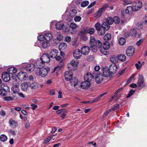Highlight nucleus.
<instances>
[{"label": "nucleus", "instance_id": "40", "mask_svg": "<svg viewBox=\"0 0 147 147\" xmlns=\"http://www.w3.org/2000/svg\"><path fill=\"white\" fill-rule=\"evenodd\" d=\"M12 90L14 93L18 94L19 91L18 86H14L12 88Z\"/></svg>", "mask_w": 147, "mask_h": 147}, {"label": "nucleus", "instance_id": "58", "mask_svg": "<svg viewBox=\"0 0 147 147\" xmlns=\"http://www.w3.org/2000/svg\"><path fill=\"white\" fill-rule=\"evenodd\" d=\"M51 137H49L47 138L44 139V141L43 143L44 144H47L51 140Z\"/></svg>", "mask_w": 147, "mask_h": 147}, {"label": "nucleus", "instance_id": "38", "mask_svg": "<svg viewBox=\"0 0 147 147\" xmlns=\"http://www.w3.org/2000/svg\"><path fill=\"white\" fill-rule=\"evenodd\" d=\"M106 22L109 25L112 24L113 22V19L111 17H109L107 19Z\"/></svg>", "mask_w": 147, "mask_h": 147}, {"label": "nucleus", "instance_id": "6", "mask_svg": "<svg viewBox=\"0 0 147 147\" xmlns=\"http://www.w3.org/2000/svg\"><path fill=\"white\" fill-rule=\"evenodd\" d=\"M108 6V5L107 4L104 5L100 9L97 11L95 14V17L97 18L100 17L102 13L105 11Z\"/></svg>", "mask_w": 147, "mask_h": 147}, {"label": "nucleus", "instance_id": "45", "mask_svg": "<svg viewBox=\"0 0 147 147\" xmlns=\"http://www.w3.org/2000/svg\"><path fill=\"white\" fill-rule=\"evenodd\" d=\"M89 4V2L88 1H83L81 3V6L82 7H85L87 6Z\"/></svg>", "mask_w": 147, "mask_h": 147}, {"label": "nucleus", "instance_id": "24", "mask_svg": "<svg viewBox=\"0 0 147 147\" xmlns=\"http://www.w3.org/2000/svg\"><path fill=\"white\" fill-rule=\"evenodd\" d=\"M58 50L56 49H52L50 52L49 55L51 58H55L57 55Z\"/></svg>", "mask_w": 147, "mask_h": 147}, {"label": "nucleus", "instance_id": "25", "mask_svg": "<svg viewBox=\"0 0 147 147\" xmlns=\"http://www.w3.org/2000/svg\"><path fill=\"white\" fill-rule=\"evenodd\" d=\"M95 38L93 36H91L90 38V47L94 49H96V46L95 45L96 42Z\"/></svg>", "mask_w": 147, "mask_h": 147}, {"label": "nucleus", "instance_id": "33", "mask_svg": "<svg viewBox=\"0 0 147 147\" xmlns=\"http://www.w3.org/2000/svg\"><path fill=\"white\" fill-rule=\"evenodd\" d=\"M67 47V44L65 42H63L59 45V48L60 50H63L65 49Z\"/></svg>", "mask_w": 147, "mask_h": 147}, {"label": "nucleus", "instance_id": "2", "mask_svg": "<svg viewBox=\"0 0 147 147\" xmlns=\"http://www.w3.org/2000/svg\"><path fill=\"white\" fill-rule=\"evenodd\" d=\"M50 69L43 68L37 69L36 71V74L37 76H40L42 77L45 76L47 74L48 71H49Z\"/></svg>", "mask_w": 147, "mask_h": 147}, {"label": "nucleus", "instance_id": "44", "mask_svg": "<svg viewBox=\"0 0 147 147\" xmlns=\"http://www.w3.org/2000/svg\"><path fill=\"white\" fill-rule=\"evenodd\" d=\"M136 4L137 6V9H135L136 10H139L142 6V3L141 2L138 1L136 3Z\"/></svg>", "mask_w": 147, "mask_h": 147}, {"label": "nucleus", "instance_id": "37", "mask_svg": "<svg viewBox=\"0 0 147 147\" xmlns=\"http://www.w3.org/2000/svg\"><path fill=\"white\" fill-rule=\"evenodd\" d=\"M0 138L1 140L3 142L6 141L7 140V137L4 134H1L0 135Z\"/></svg>", "mask_w": 147, "mask_h": 147}, {"label": "nucleus", "instance_id": "8", "mask_svg": "<svg viewBox=\"0 0 147 147\" xmlns=\"http://www.w3.org/2000/svg\"><path fill=\"white\" fill-rule=\"evenodd\" d=\"M91 85L90 82L86 80H85L81 83L80 86L83 89H86L90 87Z\"/></svg>", "mask_w": 147, "mask_h": 147}, {"label": "nucleus", "instance_id": "26", "mask_svg": "<svg viewBox=\"0 0 147 147\" xmlns=\"http://www.w3.org/2000/svg\"><path fill=\"white\" fill-rule=\"evenodd\" d=\"M70 80L71 85L75 87L79 83L78 79L76 78L71 79Z\"/></svg>", "mask_w": 147, "mask_h": 147}, {"label": "nucleus", "instance_id": "18", "mask_svg": "<svg viewBox=\"0 0 147 147\" xmlns=\"http://www.w3.org/2000/svg\"><path fill=\"white\" fill-rule=\"evenodd\" d=\"M73 74L72 72L67 71L65 72L64 74V77L65 79L67 80H70L71 79L73 76Z\"/></svg>", "mask_w": 147, "mask_h": 147}, {"label": "nucleus", "instance_id": "13", "mask_svg": "<svg viewBox=\"0 0 147 147\" xmlns=\"http://www.w3.org/2000/svg\"><path fill=\"white\" fill-rule=\"evenodd\" d=\"M34 65L36 68L41 69V68L44 66L45 63L40 59L37 60L34 63Z\"/></svg>", "mask_w": 147, "mask_h": 147}, {"label": "nucleus", "instance_id": "48", "mask_svg": "<svg viewBox=\"0 0 147 147\" xmlns=\"http://www.w3.org/2000/svg\"><path fill=\"white\" fill-rule=\"evenodd\" d=\"M14 98L11 96H5L3 98L4 100L7 101H9L13 100Z\"/></svg>", "mask_w": 147, "mask_h": 147}, {"label": "nucleus", "instance_id": "32", "mask_svg": "<svg viewBox=\"0 0 147 147\" xmlns=\"http://www.w3.org/2000/svg\"><path fill=\"white\" fill-rule=\"evenodd\" d=\"M1 89L4 90H6L9 92V88L8 86L6 84H2L1 85Z\"/></svg>", "mask_w": 147, "mask_h": 147}, {"label": "nucleus", "instance_id": "20", "mask_svg": "<svg viewBox=\"0 0 147 147\" xmlns=\"http://www.w3.org/2000/svg\"><path fill=\"white\" fill-rule=\"evenodd\" d=\"M30 85V83L27 82L22 83L21 85V89L23 91L26 90Z\"/></svg>", "mask_w": 147, "mask_h": 147}, {"label": "nucleus", "instance_id": "62", "mask_svg": "<svg viewBox=\"0 0 147 147\" xmlns=\"http://www.w3.org/2000/svg\"><path fill=\"white\" fill-rule=\"evenodd\" d=\"M50 94L52 95H53L55 94V89L50 90Z\"/></svg>", "mask_w": 147, "mask_h": 147}, {"label": "nucleus", "instance_id": "11", "mask_svg": "<svg viewBox=\"0 0 147 147\" xmlns=\"http://www.w3.org/2000/svg\"><path fill=\"white\" fill-rule=\"evenodd\" d=\"M108 68L111 74H114L117 71V67L115 64H111Z\"/></svg>", "mask_w": 147, "mask_h": 147}, {"label": "nucleus", "instance_id": "64", "mask_svg": "<svg viewBox=\"0 0 147 147\" xmlns=\"http://www.w3.org/2000/svg\"><path fill=\"white\" fill-rule=\"evenodd\" d=\"M0 115L4 117L6 115L5 112L3 110H1L0 111Z\"/></svg>", "mask_w": 147, "mask_h": 147}, {"label": "nucleus", "instance_id": "43", "mask_svg": "<svg viewBox=\"0 0 147 147\" xmlns=\"http://www.w3.org/2000/svg\"><path fill=\"white\" fill-rule=\"evenodd\" d=\"M8 91L0 89V94L2 96H6L7 94Z\"/></svg>", "mask_w": 147, "mask_h": 147}, {"label": "nucleus", "instance_id": "63", "mask_svg": "<svg viewBox=\"0 0 147 147\" xmlns=\"http://www.w3.org/2000/svg\"><path fill=\"white\" fill-rule=\"evenodd\" d=\"M86 33V30H82V31H80V32L79 33V34L81 36H82L84 35Z\"/></svg>", "mask_w": 147, "mask_h": 147}, {"label": "nucleus", "instance_id": "9", "mask_svg": "<svg viewBox=\"0 0 147 147\" xmlns=\"http://www.w3.org/2000/svg\"><path fill=\"white\" fill-rule=\"evenodd\" d=\"M90 49L87 46H83L81 48V51L82 54L87 55L89 53Z\"/></svg>", "mask_w": 147, "mask_h": 147}, {"label": "nucleus", "instance_id": "52", "mask_svg": "<svg viewBox=\"0 0 147 147\" xmlns=\"http://www.w3.org/2000/svg\"><path fill=\"white\" fill-rule=\"evenodd\" d=\"M63 39V36L60 33H58V36L57 37V40L59 41H61Z\"/></svg>", "mask_w": 147, "mask_h": 147}, {"label": "nucleus", "instance_id": "36", "mask_svg": "<svg viewBox=\"0 0 147 147\" xmlns=\"http://www.w3.org/2000/svg\"><path fill=\"white\" fill-rule=\"evenodd\" d=\"M95 45L96 46L95 48L96 49L95 50H97V48H100L102 46V43L100 40H97L95 44Z\"/></svg>", "mask_w": 147, "mask_h": 147}, {"label": "nucleus", "instance_id": "41", "mask_svg": "<svg viewBox=\"0 0 147 147\" xmlns=\"http://www.w3.org/2000/svg\"><path fill=\"white\" fill-rule=\"evenodd\" d=\"M110 47L109 43L108 42H106L104 43L103 48L105 50L108 49Z\"/></svg>", "mask_w": 147, "mask_h": 147}, {"label": "nucleus", "instance_id": "17", "mask_svg": "<svg viewBox=\"0 0 147 147\" xmlns=\"http://www.w3.org/2000/svg\"><path fill=\"white\" fill-rule=\"evenodd\" d=\"M2 78L5 82H8L10 79V77L9 74L5 72L3 73L2 76Z\"/></svg>", "mask_w": 147, "mask_h": 147}, {"label": "nucleus", "instance_id": "4", "mask_svg": "<svg viewBox=\"0 0 147 147\" xmlns=\"http://www.w3.org/2000/svg\"><path fill=\"white\" fill-rule=\"evenodd\" d=\"M137 85L140 89L146 86L144 82V78L142 75H139L137 82Z\"/></svg>", "mask_w": 147, "mask_h": 147}, {"label": "nucleus", "instance_id": "16", "mask_svg": "<svg viewBox=\"0 0 147 147\" xmlns=\"http://www.w3.org/2000/svg\"><path fill=\"white\" fill-rule=\"evenodd\" d=\"M94 76L92 75L91 73H87L84 75V80L89 81L90 82L92 81V79L94 78Z\"/></svg>", "mask_w": 147, "mask_h": 147}, {"label": "nucleus", "instance_id": "39", "mask_svg": "<svg viewBox=\"0 0 147 147\" xmlns=\"http://www.w3.org/2000/svg\"><path fill=\"white\" fill-rule=\"evenodd\" d=\"M49 45V43L47 41H44L42 43V47L44 49L48 47Z\"/></svg>", "mask_w": 147, "mask_h": 147}, {"label": "nucleus", "instance_id": "49", "mask_svg": "<svg viewBox=\"0 0 147 147\" xmlns=\"http://www.w3.org/2000/svg\"><path fill=\"white\" fill-rule=\"evenodd\" d=\"M116 57L113 56L111 57L110 58L111 61L113 63H115L117 61Z\"/></svg>", "mask_w": 147, "mask_h": 147}, {"label": "nucleus", "instance_id": "14", "mask_svg": "<svg viewBox=\"0 0 147 147\" xmlns=\"http://www.w3.org/2000/svg\"><path fill=\"white\" fill-rule=\"evenodd\" d=\"M134 52V49L132 46H130L128 47L126 51V54L127 56H130L133 55Z\"/></svg>", "mask_w": 147, "mask_h": 147}, {"label": "nucleus", "instance_id": "22", "mask_svg": "<svg viewBox=\"0 0 147 147\" xmlns=\"http://www.w3.org/2000/svg\"><path fill=\"white\" fill-rule=\"evenodd\" d=\"M9 123L10 127L13 128H16L18 124V123L12 119H9Z\"/></svg>", "mask_w": 147, "mask_h": 147}, {"label": "nucleus", "instance_id": "10", "mask_svg": "<svg viewBox=\"0 0 147 147\" xmlns=\"http://www.w3.org/2000/svg\"><path fill=\"white\" fill-rule=\"evenodd\" d=\"M57 114H60V117L63 119L65 118L67 115V111L65 109H63L61 110H59L56 111Z\"/></svg>", "mask_w": 147, "mask_h": 147}, {"label": "nucleus", "instance_id": "54", "mask_svg": "<svg viewBox=\"0 0 147 147\" xmlns=\"http://www.w3.org/2000/svg\"><path fill=\"white\" fill-rule=\"evenodd\" d=\"M119 105L118 104H117L115 105L113 108H111V109H112V111L115 110L119 109Z\"/></svg>", "mask_w": 147, "mask_h": 147}, {"label": "nucleus", "instance_id": "1", "mask_svg": "<svg viewBox=\"0 0 147 147\" xmlns=\"http://www.w3.org/2000/svg\"><path fill=\"white\" fill-rule=\"evenodd\" d=\"M95 27L98 34L101 36L105 34L106 30H108L109 29L110 26L108 23L104 21L102 24L99 22H97L95 24Z\"/></svg>", "mask_w": 147, "mask_h": 147}, {"label": "nucleus", "instance_id": "59", "mask_svg": "<svg viewBox=\"0 0 147 147\" xmlns=\"http://www.w3.org/2000/svg\"><path fill=\"white\" fill-rule=\"evenodd\" d=\"M88 33L90 34H92L95 32L94 29L93 28H91L89 29L88 30Z\"/></svg>", "mask_w": 147, "mask_h": 147}, {"label": "nucleus", "instance_id": "60", "mask_svg": "<svg viewBox=\"0 0 147 147\" xmlns=\"http://www.w3.org/2000/svg\"><path fill=\"white\" fill-rule=\"evenodd\" d=\"M71 40V38L69 36H66L65 38V41L68 42H70Z\"/></svg>", "mask_w": 147, "mask_h": 147}, {"label": "nucleus", "instance_id": "31", "mask_svg": "<svg viewBox=\"0 0 147 147\" xmlns=\"http://www.w3.org/2000/svg\"><path fill=\"white\" fill-rule=\"evenodd\" d=\"M133 11L132 7L131 6H127L125 9V12L126 14H129Z\"/></svg>", "mask_w": 147, "mask_h": 147}, {"label": "nucleus", "instance_id": "12", "mask_svg": "<svg viewBox=\"0 0 147 147\" xmlns=\"http://www.w3.org/2000/svg\"><path fill=\"white\" fill-rule=\"evenodd\" d=\"M102 76L105 77H107L109 76L111 73L107 67H104L103 68L102 70Z\"/></svg>", "mask_w": 147, "mask_h": 147}, {"label": "nucleus", "instance_id": "47", "mask_svg": "<svg viewBox=\"0 0 147 147\" xmlns=\"http://www.w3.org/2000/svg\"><path fill=\"white\" fill-rule=\"evenodd\" d=\"M77 13V11L76 9H73L70 13L69 15L71 17L75 16Z\"/></svg>", "mask_w": 147, "mask_h": 147}, {"label": "nucleus", "instance_id": "46", "mask_svg": "<svg viewBox=\"0 0 147 147\" xmlns=\"http://www.w3.org/2000/svg\"><path fill=\"white\" fill-rule=\"evenodd\" d=\"M113 22L116 24H118L120 22L119 18L117 16L114 17L113 18Z\"/></svg>", "mask_w": 147, "mask_h": 147}, {"label": "nucleus", "instance_id": "50", "mask_svg": "<svg viewBox=\"0 0 147 147\" xmlns=\"http://www.w3.org/2000/svg\"><path fill=\"white\" fill-rule=\"evenodd\" d=\"M135 90H134L133 89L130 90L129 93L128 95L126 96L127 98L130 97L135 92Z\"/></svg>", "mask_w": 147, "mask_h": 147}, {"label": "nucleus", "instance_id": "57", "mask_svg": "<svg viewBox=\"0 0 147 147\" xmlns=\"http://www.w3.org/2000/svg\"><path fill=\"white\" fill-rule=\"evenodd\" d=\"M63 67V64H61V65H59L57 67H56L54 69V70L55 71L56 70H57V71H59V70L61 69L62 67Z\"/></svg>", "mask_w": 147, "mask_h": 147}, {"label": "nucleus", "instance_id": "30", "mask_svg": "<svg viewBox=\"0 0 147 147\" xmlns=\"http://www.w3.org/2000/svg\"><path fill=\"white\" fill-rule=\"evenodd\" d=\"M8 72L10 74H12L16 73L17 71V69L14 67H11L8 69Z\"/></svg>", "mask_w": 147, "mask_h": 147}, {"label": "nucleus", "instance_id": "5", "mask_svg": "<svg viewBox=\"0 0 147 147\" xmlns=\"http://www.w3.org/2000/svg\"><path fill=\"white\" fill-rule=\"evenodd\" d=\"M17 76L18 79L22 81L26 80L28 79L27 74L23 71L17 74Z\"/></svg>", "mask_w": 147, "mask_h": 147}, {"label": "nucleus", "instance_id": "55", "mask_svg": "<svg viewBox=\"0 0 147 147\" xmlns=\"http://www.w3.org/2000/svg\"><path fill=\"white\" fill-rule=\"evenodd\" d=\"M81 17L80 16H75L74 18V20L76 22H79L80 21Z\"/></svg>", "mask_w": 147, "mask_h": 147}, {"label": "nucleus", "instance_id": "7", "mask_svg": "<svg viewBox=\"0 0 147 147\" xmlns=\"http://www.w3.org/2000/svg\"><path fill=\"white\" fill-rule=\"evenodd\" d=\"M40 59L44 63H48L50 59L49 55L47 53L43 55L41 57Z\"/></svg>", "mask_w": 147, "mask_h": 147}, {"label": "nucleus", "instance_id": "53", "mask_svg": "<svg viewBox=\"0 0 147 147\" xmlns=\"http://www.w3.org/2000/svg\"><path fill=\"white\" fill-rule=\"evenodd\" d=\"M37 38L39 40L42 41L45 39V36L43 35H40L38 36Z\"/></svg>", "mask_w": 147, "mask_h": 147}, {"label": "nucleus", "instance_id": "35", "mask_svg": "<svg viewBox=\"0 0 147 147\" xmlns=\"http://www.w3.org/2000/svg\"><path fill=\"white\" fill-rule=\"evenodd\" d=\"M126 42L125 39L123 37H121L119 39V42L121 45H123Z\"/></svg>", "mask_w": 147, "mask_h": 147}, {"label": "nucleus", "instance_id": "15", "mask_svg": "<svg viewBox=\"0 0 147 147\" xmlns=\"http://www.w3.org/2000/svg\"><path fill=\"white\" fill-rule=\"evenodd\" d=\"M81 51L79 49H77L75 50L73 53V55L74 57L76 59L80 58L82 55Z\"/></svg>", "mask_w": 147, "mask_h": 147}, {"label": "nucleus", "instance_id": "19", "mask_svg": "<svg viewBox=\"0 0 147 147\" xmlns=\"http://www.w3.org/2000/svg\"><path fill=\"white\" fill-rule=\"evenodd\" d=\"M35 66L33 64H28L26 67V70L28 71H32L36 68Z\"/></svg>", "mask_w": 147, "mask_h": 147}, {"label": "nucleus", "instance_id": "56", "mask_svg": "<svg viewBox=\"0 0 147 147\" xmlns=\"http://www.w3.org/2000/svg\"><path fill=\"white\" fill-rule=\"evenodd\" d=\"M125 5H127L132 3V1L129 0H123Z\"/></svg>", "mask_w": 147, "mask_h": 147}, {"label": "nucleus", "instance_id": "21", "mask_svg": "<svg viewBox=\"0 0 147 147\" xmlns=\"http://www.w3.org/2000/svg\"><path fill=\"white\" fill-rule=\"evenodd\" d=\"M64 24L62 21H59L57 22L55 25L56 28L58 30H60L63 28Z\"/></svg>", "mask_w": 147, "mask_h": 147}, {"label": "nucleus", "instance_id": "42", "mask_svg": "<svg viewBox=\"0 0 147 147\" xmlns=\"http://www.w3.org/2000/svg\"><path fill=\"white\" fill-rule=\"evenodd\" d=\"M111 38V35L109 34H105L104 37V38L105 40L106 41L109 40Z\"/></svg>", "mask_w": 147, "mask_h": 147}, {"label": "nucleus", "instance_id": "27", "mask_svg": "<svg viewBox=\"0 0 147 147\" xmlns=\"http://www.w3.org/2000/svg\"><path fill=\"white\" fill-rule=\"evenodd\" d=\"M45 39L47 41H49L52 39L53 36L50 33H47L44 34Z\"/></svg>", "mask_w": 147, "mask_h": 147}, {"label": "nucleus", "instance_id": "28", "mask_svg": "<svg viewBox=\"0 0 147 147\" xmlns=\"http://www.w3.org/2000/svg\"><path fill=\"white\" fill-rule=\"evenodd\" d=\"M39 84L36 82H33L30 84V87L32 89H37L38 87Z\"/></svg>", "mask_w": 147, "mask_h": 147}, {"label": "nucleus", "instance_id": "3", "mask_svg": "<svg viewBox=\"0 0 147 147\" xmlns=\"http://www.w3.org/2000/svg\"><path fill=\"white\" fill-rule=\"evenodd\" d=\"M78 64L77 60H72L70 63L67 65L68 69L70 71H75L77 68Z\"/></svg>", "mask_w": 147, "mask_h": 147}, {"label": "nucleus", "instance_id": "51", "mask_svg": "<svg viewBox=\"0 0 147 147\" xmlns=\"http://www.w3.org/2000/svg\"><path fill=\"white\" fill-rule=\"evenodd\" d=\"M78 26L74 23H71L70 24V27L72 29H75Z\"/></svg>", "mask_w": 147, "mask_h": 147}, {"label": "nucleus", "instance_id": "29", "mask_svg": "<svg viewBox=\"0 0 147 147\" xmlns=\"http://www.w3.org/2000/svg\"><path fill=\"white\" fill-rule=\"evenodd\" d=\"M130 35L133 37H135L137 35V32L135 28H132L129 32Z\"/></svg>", "mask_w": 147, "mask_h": 147}, {"label": "nucleus", "instance_id": "61", "mask_svg": "<svg viewBox=\"0 0 147 147\" xmlns=\"http://www.w3.org/2000/svg\"><path fill=\"white\" fill-rule=\"evenodd\" d=\"M106 50H105L103 49V48H102L101 49H100V51L102 54L104 55H106L107 53V52L105 51Z\"/></svg>", "mask_w": 147, "mask_h": 147}, {"label": "nucleus", "instance_id": "34", "mask_svg": "<svg viewBox=\"0 0 147 147\" xmlns=\"http://www.w3.org/2000/svg\"><path fill=\"white\" fill-rule=\"evenodd\" d=\"M118 59L122 61H124L126 59V56L125 55L120 54L118 55Z\"/></svg>", "mask_w": 147, "mask_h": 147}, {"label": "nucleus", "instance_id": "23", "mask_svg": "<svg viewBox=\"0 0 147 147\" xmlns=\"http://www.w3.org/2000/svg\"><path fill=\"white\" fill-rule=\"evenodd\" d=\"M102 76L101 74H98L96 75L95 77V80L96 82L98 84H100L103 80Z\"/></svg>", "mask_w": 147, "mask_h": 147}]
</instances>
